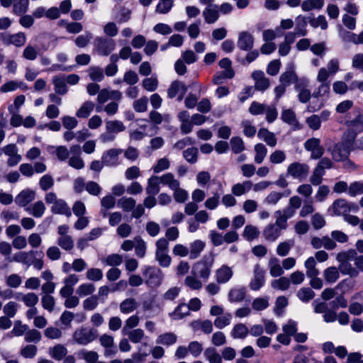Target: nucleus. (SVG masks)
Returning <instances> with one entry per match:
<instances>
[{
    "mask_svg": "<svg viewBox=\"0 0 363 363\" xmlns=\"http://www.w3.org/2000/svg\"><path fill=\"white\" fill-rule=\"evenodd\" d=\"M355 255L356 250L353 249L340 252L337 255L336 259L340 262L338 269L342 274L349 275L351 277L358 276L359 271L350 262L353 261Z\"/></svg>",
    "mask_w": 363,
    "mask_h": 363,
    "instance_id": "nucleus-1",
    "label": "nucleus"
},
{
    "mask_svg": "<svg viewBox=\"0 0 363 363\" xmlns=\"http://www.w3.org/2000/svg\"><path fill=\"white\" fill-rule=\"evenodd\" d=\"M143 275L145 279V284L150 287L159 286L163 280L162 271L155 266H144L142 268Z\"/></svg>",
    "mask_w": 363,
    "mask_h": 363,
    "instance_id": "nucleus-2",
    "label": "nucleus"
},
{
    "mask_svg": "<svg viewBox=\"0 0 363 363\" xmlns=\"http://www.w3.org/2000/svg\"><path fill=\"white\" fill-rule=\"evenodd\" d=\"M213 258L211 256H204L201 260L197 262L193 267L192 273L194 276H199L206 279L211 274L213 264Z\"/></svg>",
    "mask_w": 363,
    "mask_h": 363,
    "instance_id": "nucleus-3",
    "label": "nucleus"
},
{
    "mask_svg": "<svg viewBox=\"0 0 363 363\" xmlns=\"http://www.w3.org/2000/svg\"><path fill=\"white\" fill-rule=\"evenodd\" d=\"M98 337V331L94 328H80L73 334L74 340L79 345H86Z\"/></svg>",
    "mask_w": 363,
    "mask_h": 363,
    "instance_id": "nucleus-4",
    "label": "nucleus"
},
{
    "mask_svg": "<svg viewBox=\"0 0 363 363\" xmlns=\"http://www.w3.org/2000/svg\"><path fill=\"white\" fill-rule=\"evenodd\" d=\"M94 45L98 54L101 56L109 55L116 48V42L113 39L107 37H96Z\"/></svg>",
    "mask_w": 363,
    "mask_h": 363,
    "instance_id": "nucleus-5",
    "label": "nucleus"
},
{
    "mask_svg": "<svg viewBox=\"0 0 363 363\" xmlns=\"http://www.w3.org/2000/svg\"><path fill=\"white\" fill-rule=\"evenodd\" d=\"M309 171L307 164L294 162L288 166L286 174L301 182L308 177Z\"/></svg>",
    "mask_w": 363,
    "mask_h": 363,
    "instance_id": "nucleus-6",
    "label": "nucleus"
},
{
    "mask_svg": "<svg viewBox=\"0 0 363 363\" xmlns=\"http://www.w3.org/2000/svg\"><path fill=\"white\" fill-rule=\"evenodd\" d=\"M353 143L346 140L336 144L332 151L333 160L340 162L346 160L352 149Z\"/></svg>",
    "mask_w": 363,
    "mask_h": 363,
    "instance_id": "nucleus-7",
    "label": "nucleus"
},
{
    "mask_svg": "<svg viewBox=\"0 0 363 363\" xmlns=\"http://www.w3.org/2000/svg\"><path fill=\"white\" fill-rule=\"evenodd\" d=\"M35 257H44V253L42 251L30 250L29 252H19L16 253L11 258L10 257H6V260L9 262H21L23 264L30 267L31 265L32 258Z\"/></svg>",
    "mask_w": 363,
    "mask_h": 363,
    "instance_id": "nucleus-8",
    "label": "nucleus"
},
{
    "mask_svg": "<svg viewBox=\"0 0 363 363\" xmlns=\"http://www.w3.org/2000/svg\"><path fill=\"white\" fill-rule=\"evenodd\" d=\"M309 81L306 77L300 78V81L295 84L294 89L298 92V99L301 103L306 104L311 97V91L308 89Z\"/></svg>",
    "mask_w": 363,
    "mask_h": 363,
    "instance_id": "nucleus-9",
    "label": "nucleus"
},
{
    "mask_svg": "<svg viewBox=\"0 0 363 363\" xmlns=\"http://www.w3.org/2000/svg\"><path fill=\"white\" fill-rule=\"evenodd\" d=\"M265 284V270L261 268L259 264L254 267L253 278L249 286L252 291L259 290Z\"/></svg>",
    "mask_w": 363,
    "mask_h": 363,
    "instance_id": "nucleus-10",
    "label": "nucleus"
},
{
    "mask_svg": "<svg viewBox=\"0 0 363 363\" xmlns=\"http://www.w3.org/2000/svg\"><path fill=\"white\" fill-rule=\"evenodd\" d=\"M26 35L23 32H18L15 34H1V40L6 45H13L17 48H21L26 44Z\"/></svg>",
    "mask_w": 363,
    "mask_h": 363,
    "instance_id": "nucleus-11",
    "label": "nucleus"
},
{
    "mask_svg": "<svg viewBox=\"0 0 363 363\" xmlns=\"http://www.w3.org/2000/svg\"><path fill=\"white\" fill-rule=\"evenodd\" d=\"M300 81L295 71V66L293 63L287 65L286 71L279 77V82L284 85L289 86L292 84H296Z\"/></svg>",
    "mask_w": 363,
    "mask_h": 363,
    "instance_id": "nucleus-12",
    "label": "nucleus"
},
{
    "mask_svg": "<svg viewBox=\"0 0 363 363\" xmlns=\"http://www.w3.org/2000/svg\"><path fill=\"white\" fill-rule=\"evenodd\" d=\"M123 152L121 149L112 148L102 155L101 160L103 164L107 167H116L120 164L119 155Z\"/></svg>",
    "mask_w": 363,
    "mask_h": 363,
    "instance_id": "nucleus-13",
    "label": "nucleus"
},
{
    "mask_svg": "<svg viewBox=\"0 0 363 363\" xmlns=\"http://www.w3.org/2000/svg\"><path fill=\"white\" fill-rule=\"evenodd\" d=\"M238 48L244 51H250L254 46V37L247 31H242L238 35Z\"/></svg>",
    "mask_w": 363,
    "mask_h": 363,
    "instance_id": "nucleus-14",
    "label": "nucleus"
},
{
    "mask_svg": "<svg viewBox=\"0 0 363 363\" xmlns=\"http://www.w3.org/2000/svg\"><path fill=\"white\" fill-rule=\"evenodd\" d=\"M252 78L255 80V89L264 91L269 87V79L265 77L261 70H255L252 73Z\"/></svg>",
    "mask_w": 363,
    "mask_h": 363,
    "instance_id": "nucleus-15",
    "label": "nucleus"
},
{
    "mask_svg": "<svg viewBox=\"0 0 363 363\" xmlns=\"http://www.w3.org/2000/svg\"><path fill=\"white\" fill-rule=\"evenodd\" d=\"M35 193L30 189L21 191L15 199V202L19 206L26 207L35 199Z\"/></svg>",
    "mask_w": 363,
    "mask_h": 363,
    "instance_id": "nucleus-16",
    "label": "nucleus"
},
{
    "mask_svg": "<svg viewBox=\"0 0 363 363\" xmlns=\"http://www.w3.org/2000/svg\"><path fill=\"white\" fill-rule=\"evenodd\" d=\"M281 120L293 127L294 130H299L301 125L298 123L295 113L291 109L283 110L281 115Z\"/></svg>",
    "mask_w": 363,
    "mask_h": 363,
    "instance_id": "nucleus-17",
    "label": "nucleus"
},
{
    "mask_svg": "<svg viewBox=\"0 0 363 363\" xmlns=\"http://www.w3.org/2000/svg\"><path fill=\"white\" fill-rule=\"evenodd\" d=\"M233 274V272L230 267L227 265H223L216 272V281L218 284H225L231 279Z\"/></svg>",
    "mask_w": 363,
    "mask_h": 363,
    "instance_id": "nucleus-18",
    "label": "nucleus"
},
{
    "mask_svg": "<svg viewBox=\"0 0 363 363\" xmlns=\"http://www.w3.org/2000/svg\"><path fill=\"white\" fill-rule=\"evenodd\" d=\"M333 209L334 214L340 216V215H346L347 212L350 211V208L347 201L344 199H336L331 208H329V211Z\"/></svg>",
    "mask_w": 363,
    "mask_h": 363,
    "instance_id": "nucleus-19",
    "label": "nucleus"
},
{
    "mask_svg": "<svg viewBox=\"0 0 363 363\" xmlns=\"http://www.w3.org/2000/svg\"><path fill=\"white\" fill-rule=\"evenodd\" d=\"M205 22L208 24L214 23L219 18L218 6L214 5L212 7H206L202 12Z\"/></svg>",
    "mask_w": 363,
    "mask_h": 363,
    "instance_id": "nucleus-20",
    "label": "nucleus"
},
{
    "mask_svg": "<svg viewBox=\"0 0 363 363\" xmlns=\"http://www.w3.org/2000/svg\"><path fill=\"white\" fill-rule=\"evenodd\" d=\"M262 234L267 241L274 242L279 237L281 230L275 224L269 223L264 228Z\"/></svg>",
    "mask_w": 363,
    "mask_h": 363,
    "instance_id": "nucleus-21",
    "label": "nucleus"
},
{
    "mask_svg": "<svg viewBox=\"0 0 363 363\" xmlns=\"http://www.w3.org/2000/svg\"><path fill=\"white\" fill-rule=\"evenodd\" d=\"M51 211L52 213L65 215L67 217L72 215L69 207L63 199L57 201L51 207Z\"/></svg>",
    "mask_w": 363,
    "mask_h": 363,
    "instance_id": "nucleus-22",
    "label": "nucleus"
},
{
    "mask_svg": "<svg viewBox=\"0 0 363 363\" xmlns=\"http://www.w3.org/2000/svg\"><path fill=\"white\" fill-rule=\"evenodd\" d=\"M257 136L270 147H274L277 145V139L275 135L267 128H260L257 133Z\"/></svg>",
    "mask_w": 363,
    "mask_h": 363,
    "instance_id": "nucleus-23",
    "label": "nucleus"
},
{
    "mask_svg": "<svg viewBox=\"0 0 363 363\" xmlns=\"http://www.w3.org/2000/svg\"><path fill=\"white\" fill-rule=\"evenodd\" d=\"M159 180L160 184L168 186L171 190L176 189L180 186L179 181L176 179L174 175L171 172L166 173L159 177Z\"/></svg>",
    "mask_w": 363,
    "mask_h": 363,
    "instance_id": "nucleus-24",
    "label": "nucleus"
},
{
    "mask_svg": "<svg viewBox=\"0 0 363 363\" xmlns=\"http://www.w3.org/2000/svg\"><path fill=\"white\" fill-rule=\"evenodd\" d=\"M177 341V336L171 332L160 335L156 339V343L169 347L175 344Z\"/></svg>",
    "mask_w": 363,
    "mask_h": 363,
    "instance_id": "nucleus-25",
    "label": "nucleus"
},
{
    "mask_svg": "<svg viewBox=\"0 0 363 363\" xmlns=\"http://www.w3.org/2000/svg\"><path fill=\"white\" fill-rule=\"evenodd\" d=\"M160 182L158 176H152L148 179L147 186L145 189L146 194L150 196H155L160 191Z\"/></svg>",
    "mask_w": 363,
    "mask_h": 363,
    "instance_id": "nucleus-26",
    "label": "nucleus"
},
{
    "mask_svg": "<svg viewBox=\"0 0 363 363\" xmlns=\"http://www.w3.org/2000/svg\"><path fill=\"white\" fill-rule=\"evenodd\" d=\"M45 206L42 201H38L32 206H28L25 210L35 218H40L43 216L45 211Z\"/></svg>",
    "mask_w": 363,
    "mask_h": 363,
    "instance_id": "nucleus-27",
    "label": "nucleus"
},
{
    "mask_svg": "<svg viewBox=\"0 0 363 363\" xmlns=\"http://www.w3.org/2000/svg\"><path fill=\"white\" fill-rule=\"evenodd\" d=\"M268 265L270 275L273 277H280L284 273V267L280 265V261L277 257L270 258Z\"/></svg>",
    "mask_w": 363,
    "mask_h": 363,
    "instance_id": "nucleus-28",
    "label": "nucleus"
},
{
    "mask_svg": "<svg viewBox=\"0 0 363 363\" xmlns=\"http://www.w3.org/2000/svg\"><path fill=\"white\" fill-rule=\"evenodd\" d=\"M67 354V348L60 344L49 348L50 356L57 361L62 360Z\"/></svg>",
    "mask_w": 363,
    "mask_h": 363,
    "instance_id": "nucleus-29",
    "label": "nucleus"
},
{
    "mask_svg": "<svg viewBox=\"0 0 363 363\" xmlns=\"http://www.w3.org/2000/svg\"><path fill=\"white\" fill-rule=\"evenodd\" d=\"M245 294V287L233 288L228 292V300L230 302H241L244 300Z\"/></svg>",
    "mask_w": 363,
    "mask_h": 363,
    "instance_id": "nucleus-30",
    "label": "nucleus"
},
{
    "mask_svg": "<svg viewBox=\"0 0 363 363\" xmlns=\"http://www.w3.org/2000/svg\"><path fill=\"white\" fill-rule=\"evenodd\" d=\"M203 356L209 363H222V356L213 347H208L205 349Z\"/></svg>",
    "mask_w": 363,
    "mask_h": 363,
    "instance_id": "nucleus-31",
    "label": "nucleus"
},
{
    "mask_svg": "<svg viewBox=\"0 0 363 363\" xmlns=\"http://www.w3.org/2000/svg\"><path fill=\"white\" fill-rule=\"evenodd\" d=\"M248 334V328L242 323H238L235 325L230 333L233 339H244Z\"/></svg>",
    "mask_w": 363,
    "mask_h": 363,
    "instance_id": "nucleus-32",
    "label": "nucleus"
},
{
    "mask_svg": "<svg viewBox=\"0 0 363 363\" xmlns=\"http://www.w3.org/2000/svg\"><path fill=\"white\" fill-rule=\"evenodd\" d=\"M205 242L197 240L190 244L189 254V258L191 259H196L203 250Z\"/></svg>",
    "mask_w": 363,
    "mask_h": 363,
    "instance_id": "nucleus-33",
    "label": "nucleus"
},
{
    "mask_svg": "<svg viewBox=\"0 0 363 363\" xmlns=\"http://www.w3.org/2000/svg\"><path fill=\"white\" fill-rule=\"evenodd\" d=\"M296 27H295V33L298 36H305L307 35V23H308L307 17L298 16L296 18Z\"/></svg>",
    "mask_w": 363,
    "mask_h": 363,
    "instance_id": "nucleus-34",
    "label": "nucleus"
},
{
    "mask_svg": "<svg viewBox=\"0 0 363 363\" xmlns=\"http://www.w3.org/2000/svg\"><path fill=\"white\" fill-rule=\"evenodd\" d=\"M191 326L194 330H201L205 334H210L213 331V323L209 320L193 321Z\"/></svg>",
    "mask_w": 363,
    "mask_h": 363,
    "instance_id": "nucleus-35",
    "label": "nucleus"
},
{
    "mask_svg": "<svg viewBox=\"0 0 363 363\" xmlns=\"http://www.w3.org/2000/svg\"><path fill=\"white\" fill-rule=\"evenodd\" d=\"M52 83L56 94L64 95L67 92V86L64 77L55 76L52 78Z\"/></svg>",
    "mask_w": 363,
    "mask_h": 363,
    "instance_id": "nucleus-36",
    "label": "nucleus"
},
{
    "mask_svg": "<svg viewBox=\"0 0 363 363\" xmlns=\"http://www.w3.org/2000/svg\"><path fill=\"white\" fill-rule=\"evenodd\" d=\"M189 314V308L186 303L179 304L175 310L169 313V316L174 320H180Z\"/></svg>",
    "mask_w": 363,
    "mask_h": 363,
    "instance_id": "nucleus-37",
    "label": "nucleus"
},
{
    "mask_svg": "<svg viewBox=\"0 0 363 363\" xmlns=\"http://www.w3.org/2000/svg\"><path fill=\"white\" fill-rule=\"evenodd\" d=\"M29 6V0H13V11L18 16L25 14Z\"/></svg>",
    "mask_w": 363,
    "mask_h": 363,
    "instance_id": "nucleus-38",
    "label": "nucleus"
},
{
    "mask_svg": "<svg viewBox=\"0 0 363 363\" xmlns=\"http://www.w3.org/2000/svg\"><path fill=\"white\" fill-rule=\"evenodd\" d=\"M307 18L311 26L314 28L318 27H320L322 30H326L328 28V22L323 15H319L317 18L308 16Z\"/></svg>",
    "mask_w": 363,
    "mask_h": 363,
    "instance_id": "nucleus-39",
    "label": "nucleus"
},
{
    "mask_svg": "<svg viewBox=\"0 0 363 363\" xmlns=\"http://www.w3.org/2000/svg\"><path fill=\"white\" fill-rule=\"evenodd\" d=\"M324 6V0H306L301 4L303 11H310L313 9L320 10Z\"/></svg>",
    "mask_w": 363,
    "mask_h": 363,
    "instance_id": "nucleus-40",
    "label": "nucleus"
},
{
    "mask_svg": "<svg viewBox=\"0 0 363 363\" xmlns=\"http://www.w3.org/2000/svg\"><path fill=\"white\" fill-rule=\"evenodd\" d=\"M106 128L109 133H118L125 130V126L120 121H108L106 122Z\"/></svg>",
    "mask_w": 363,
    "mask_h": 363,
    "instance_id": "nucleus-41",
    "label": "nucleus"
},
{
    "mask_svg": "<svg viewBox=\"0 0 363 363\" xmlns=\"http://www.w3.org/2000/svg\"><path fill=\"white\" fill-rule=\"evenodd\" d=\"M323 277L328 283H335L340 277L338 269L335 267H328L323 272Z\"/></svg>",
    "mask_w": 363,
    "mask_h": 363,
    "instance_id": "nucleus-42",
    "label": "nucleus"
},
{
    "mask_svg": "<svg viewBox=\"0 0 363 363\" xmlns=\"http://www.w3.org/2000/svg\"><path fill=\"white\" fill-rule=\"evenodd\" d=\"M135 200L131 197H122L118 201L117 205L125 212H129L135 207Z\"/></svg>",
    "mask_w": 363,
    "mask_h": 363,
    "instance_id": "nucleus-43",
    "label": "nucleus"
},
{
    "mask_svg": "<svg viewBox=\"0 0 363 363\" xmlns=\"http://www.w3.org/2000/svg\"><path fill=\"white\" fill-rule=\"evenodd\" d=\"M134 242L135 255L139 258H143L146 255V242L140 237L135 238Z\"/></svg>",
    "mask_w": 363,
    "mask_h": 363,
    "instance_id": "nucleus-44",
    "label": "nucleus"
},
{
    "mask_svg": "<svg viewBox=\"0 0 363 363\" xmlns=\"http://www.w3.org/2000/svg\"><path fill=\"white\" fill-rule=\"evenodd\" d=\"M94 108V104L92 101H87L84 102L76 113L78 118H88Z\"/></svg>",
    "mask_w": 363,
    "mask_h": 363,
    "instance_id": "nucleus-45",
    "label": "nucleus"
},
{
    "mask_svg": "<svg viewBox=\"0 0 363 363\" xmlns=\"http://www.w3.org/2000/svg\"><path fill=\"white\" fill-rule=\"evenodd\" d=\"M124 335H128L129 340L133 343H138L141 342V340L145 337L144 331L140 329H133L128 330L127 333H122Z\"/></svg>",
    "mask_w": 363,
    "mask_h": 363,
    "instance_id": "nucleus-46",
    "label": "nucleus"
},
{
    "mask_svg": "<svg viewBox=\"0 0 363 363\" xmlns=\"http://www.w3.org/2000/svg\"><path fill=\"white\" fill-rule=\"evenodd\" d=\"M296 296L301 301L308 303L314 298L315 293L309 287H303L297 291Z\"/></svg>",
    "mask_w": 363,
    "mask_h": 363,
    "instance_id": "nucleus-47",
    "label": "nucleus"
},
{
    "mask_svg": "<svg viewBox=\"0 0 363 363\" xmlns=\"http://www.w3.org/2000/svg\"><path fill=\"white\" fill-rule=\"evenodd\" d=\"M259 229L254 225H247L243 230L242 236L248 241H252L259 235Z\"/></svg>",
    "mask_w": 363,
    "mask_h": 363,
    "instance_id": "nucleus-48",
    "label": "nucleus"
},
{
    "mask_svg": "<svg viewBox=\"0 0 363 363\" xmlns=\"http://www.w3.org/2000/svg\"><path fill=\"white\" fill-rule=\"evenodd\" d=\"M294 245V241L293 240H288L284 242H280L277 247V253L278 255L281 257L286 256L291 247Z\"/></svg>",
    "mask_w": 363,
    "mask_h": 363,
    "instance_id": "nucleus-49",
    "label": "nucleus"
},
{
    "mask_svg": "<svg viewBox=\"0 0 363 363\" xmlns=\"http://www.w3.org/2000/svg\"><path fill=\"white\" fill-rule=\"evenodd\" d=\"M255 162L261 164L267 154V149L262 143H258L255 146Z\"/></svg>",
    "mask_w": 363,
    "mask_h": 363,
    "instance_id": "nucleus-50",
    "label": "nucleus"
},
{
    "mask_svg": "<svg viewBox=\"0 0 363 363\" xmlns=\"http://www.w3.org/2000/svg\"><path fill=\"white\" fill-rule=\"evenodd\" d=\"M167 252L168 251L155 252V259L162 267H168L171 264L172 258L168 255Z\"/></svg>",
    "mask_w": 363,
    "mask_h": 363,
    "instance_id": "nucleus-51",
    "label": "nucleus"
},
{
    "mask_svg": "<svg viewBox=\"0 0 363 363\" xmlns=\"http://www.w3.org/2000/svg\"><path fill=\"white\" fill-rule=\"evenodd\" d=\"M42 339L40 331L36 329H28L25 334L24 340L27 342L38 343Z\"/></svg>",
    "mask_w": 363,
    "mask_h": 363,
    "instance_id": "nucleus-52",
    "label": "nucleus"
},
{
    "mask_svg": "<svg viewBox=\"0 0 363 363\" xmlns=\"http://www.w3.org/2000/svg\"><path fill=\"white\" fill-rule=\"evenodd\" d=\"M174 6L173 0H160L157 5L155 12L161 14H165L170 11Z\"/></svg>",
    "mask_w": 363,
    "mask_h": 363,
    "instance_id": "nucleus-53",
    "label": "nucleus"
},
{
    "mask_svg": "<svg viewBox=\"0 0 363 363\" xmlns=\"http://www.w3.org/2000/svg\"><path fill=\"white\" fill-rule=\"evenodd\" d=\"M101 262L108 266L117 267L123 262V257L118 254H111L101 259Z\"/></svg>",
    "mask_w": 363,
    "mask_h": 363,
    "instance_id": "nucleus-54",
    "label": "nucleus"
},
{
    "mask_svg": "<svg viewBox=\"0 0 363 363\" xmlns=\"http://www.w3.org/2000/svg\"><path fill=\"white\" fill-rule=\"evenodd\" d=\"M137 308V303L133 298H126L120 304V311L123 313H129Z\"/></svg>",
    "mask_w": 363,
    "mask_h": 363,
    "instance_id": "nucleus-55",
    "label": "nucleus"
},
{
    "mask_svg": "<svg viewBox=\"0 0 363 363\" xmlns=\"http://www.w3.org/2000/svg\"><path fill=\"white\" fill-rule=\"evenodd\" d=\"M199 150L196 147H192L183 152V157L190 164H195L198 160Z\"/></svg>",
    "mask_w": 363,
    "mask_h": 363,
    "instance_id": "nucleus-56",
    "label": "nucleus"
},
{
    "mask_svg": "<svg viewBox=\"0 0 363 363\" xmlns=\"http://www.w3.org/2000/svg\"><path fill=\"white\" fill-rule=\"evenodd\" d=\"M232 151L235 154H239L245 150L243 140L240 137H233L230 140Z\"/></svg>",
    "mask_w": 363,
    "mask_h": 363,
    "instance_id": "nucleus-57",
    "label": "nucleus"
},
{
    "mask_svg": "<svg viewBox=\"0 0 363 363\" xmlns=\"http://www.w3.org/2000/svg\"><path fill=\"white\" fill-rule=\"evenodd\" d=\"M272 287L281 291L287 290L290 286V280L286 277H281L272 281Z\"/></svg>",
    "mask_w": 363,
    "mask_h": 363,
    "instance_id": "nucleus-58",
    "label": "nucleus"
},
{
    "mask_svg": "<svg viewBox=\"0 0 363 363\" xmlns=\"http://www.w3.org/2000/svg\"><path fill=\"white\" fill-rule=\"evenodd\" d=\"M93 35L91 32L86 31L84 34L77 37L74 40L75 45L79 48H85L88 45Z\"/></svg>",
    "mask_w": 363,
    "mask_h": 363,
    "instance_id": "nucleus-59",
    "label": "nucleus"
},
{
    "mask_svg": "<svg viewBox=\"0 0 363 363\" xmlns=\"http://www.w3.org/2000/svg\"><path fill=\"white\" fill-rule=\"evenodd\" d=\"M38 352V347L34 345H27L20 350V354L26 359L33 358Z\"/></svg>",
    "mask_w": 363,
    "mask_h": 363,
    "instance_id": "nucleus-60",
    "label": "nucleus"
},
{
    "mask_svg": "<svg viewBox=\"0 0 363 363\" xmlns=\"http://www.w3.org/2000/svg\"><path fill=\"white\" fill-rule=\"evenodd\" d=\"M57 243L61 248L67 251H69L74 247V240L70 235L60 237Z\"/></svg>",
    "mask_w": 363,
    "mask_h": 363,
    "instance_id": "nucleus-61",
    "label": "nucleus"
},
{
    "mask_svg": "<svg viewBox=\"0 0 363 363\" xmlns=\"http://www.w3.org/2000/svg\"><path fill=\"white\" fill-rule=\"evenodd\" d=\"M78 355L79 358L84 359L87 363H95L99 358L96 352L86 351L84 350L80 351Z\"/></svg>",
    "mask_w": 363,
    "mask_h": 363,
    "instance_id": "nucleus-62",
    "label": "nucleus"
},
{
    "mask_svg": "<svg viewBox=\"0 0 363 363\" xmlns=\"http://www.w3.org/2000/svg\"><path fill=\"white\" fill-rule=\"evenodd\" d=\"M39 186L40 189L46 191L54 186V179L50 174L43 175L39 181Z\"/></svg>",
    "mask_w": 363,
    "mask_h": 363,
    "instance_id": "nucleus-63",
    "label": "nucleus"
},
{
    "mask_svg": "<svg viewBox=\"0 0 363 363\" xmlns=\"http://www.w3.org/2000/svg\"><path fill=\"white\" fill-rule=\"evenodd\" d=\"M363 194V182H354L349 186L348 194L354 197L357 195Z\"/></svg>",
    "mask_w": 363,
    "mask_h": 363,
    "instance_id": "nucleus-64",
    "label": "nucleus"
}]
</instances>
